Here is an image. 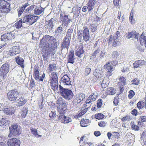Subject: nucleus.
Returning a JSON list of instances; mask_svg holds the SVG:
<instances>
[{
  "instance_id": "nucleus-1",
  "label": "nucleus",
  "mask_w": 146,
  "mask_h": 146,
  "mask_svg": "<svg viewBox=\"0 0 146 146\" xmlns=\"http://www.w3.org/2000/svg\"><path fill=\"white\" fill-rule=\"evenodd\" d=\"M57 42L55 38L48 35L44 36L40 40V45L42 48V54L44 61L47 60L50 54H54L57 49Z\"/></svg>"
},
{
  "instance_id": "nucleus-2",
  "label": "nucleus",
  "mask_w": 146,
  "mask_h": 146,
  "mask_svg": "<svg viewBox=\"0 0 146 146\" xmlns=\"http://www.w3.org/2000/svg\"><path fill=\"white\" fill-rule=\"evenodd\" d=\"M117 63L116 60H112L106 62L104 66V68L106 71V76L109 78L112 75L113 71L114 70L115 67Z\"/></svg>"
},
{
  "instance_id": "nucleus-3",
  "label": "nucleus",
  "mask_w": 146,
  "mask_h": 146,
  "mask_svg": "<svg viewBox=\"0 0 146 146\" xmlns=\"http://www.w3.org/2000/svg\"><path fill=\"white\" fill-rule=\"evenodd\" d=\"M10 133L8 137L10 138L13 136L19 135L21 133L22 129L18 125L14 124L12 125L9 127Z\"/></svg>"
},
{
  "instance_id": "nucleus-4",
  "label": "nucleus",
  "mask_w": 146,
  "mask_h": 146,
  "mask_svg": "<svg viewBox=\"0 0 146 146\" xmlns=\"http://www.w3.org/2000/svg\"><path fill=\"white\" fill-rule=\"evenodd\" d=\"M59 86L60 94L63 98L68 100L73 98L74 94L71 90L68 88H64L61 85H59Z\"/></svg>"
},
{
  "instance_id": "nucleus-5",
  "label": "nucleus",
  "mask_w": 146,
  "mask_h": 146,
  "mask_svg": "<svg viewBox=\"0 0 146 146\" xmlns=\"http://www.w3.org/2000/svg\"><path fill=\"white\" fill-rule=\"evenodd\" d=\"M0 10L2 13H9L11 10L10 4L5 0H0Z\"/></svg>"
},
{
  "instance_id": "nucleus-6",
  "label": "nucleus",
  "mask_w": 146,
  "mask_h": 146,
  "mask_svg": "<svg viewBox=\"0 0 146 146\" xmlns=\"http://www.w3.org/2000/svg\"><path fill=\"white\" fill-rule=\"evenodd\" d=\"M57 110L60 114L65 113L66 109V105L65 101L61 97H60L57 100Z\"/></svg>"
},
{
  "instance_id": "nucleus-7",
  "label": "nucleus",
  "mask_w": 146,
  "mask_h": 146,
  "mask_svg": "<svg viewBox=\"0 0 146 146\" xmlns=\"http://www.w3.org/2000/svg\"><path fill=\"white\" fill-rule=\"evenodd\" d=\"M9 71V65L5 63L2 65L0 68V78L4 80L7 76V74Z\"/></svg>"
},
{
  "instance_id": "nucleus-8",
  "label": "nucleus",
  "mask_w": 146,
  "mask_h": 146,
  "mask_svg": "<svg viewBox=\"0 0 146 146\" xmlns=\"http://www.w3.org/2000/svg\"><path fill=\"white\" fill-rule=\"evenodd\" d=\"M19 94L17 89H13L9 91L7 94V98L9 100L15 101L18 98Z\"/></svg>"
},
{
  "instance_id": "nucleus-9",
  "label": "nucleus",
  "mask_w": 146,
  "mask_h": 146,
  "mask_svg": "<svg viewBox=\"0 0 146 146\" xmlns=\"http://www.w3.org/2000/svg\"><path fill=\"white\" fill-rule=\"evenodd\" d=\"M107 42L108 45L111 44L113 47L117 46L120 44L117 37L114 36L112 35L107 39Z\"/></svg>"
},
{
  "instance_id": "nucleus-10",
  "label": "nucleus",
  "mask_w": 146,
  "mask_h": 146,
  "mask_svg": "<svg viewBox=\"0 0 146 146\" xmlns=\"http://www.w3.org/2000/svg\"><path fill=\"white\" fill-rule=\"evenodd\" d=\"M38 19V17L37 16L30 15H26L23 19V23L28 22L30 25H32L36 22Z\"/></svg>"
},
{
  "instance_id": "nucleus-11",
  "label": "nucleus",
  "mask_w": 146,
  "mask_h": 146,
  "mask_svg": "<svg viewBox=\"0 0 146 146\" xmlns=\"http://www.w3.org/2000/svg\"><path fill=\"white\" fill-rule=\"evenodd\" d=\"M96 3V2L95 0H88L86 6H84L83 7L82 11L83 12H85L88 9L89 12H90L91 10L94 9Z\"/></svg>"
},
{
  "instance_id": "nucleus-12",
  "label": "nucleus",
  "mask_w": 146,
  "mask_h": 146,
  "mask_svg": "<svg viewBox=\"0 0 146 146\" xmlns=\"http://www.w3.org/2000/svg\"><path fill=\"white\" fill-rule=\"evenodd\" d=\"M20 140L15 138L10 139L7 142L8 146H20Z\"/></svg>"
},
{
  "instance_id": "nucleus-13",
  "label": "nucleus",
  "mask_w": 146,
  "mask_h": 146,
  "mask_svg": "<svg viewBox=\"0 0 146 146\" xmlns=\"http://www.w3.org/2000/svg\"><path fill=\"white\" fill-rule=\"evenodd\" d=\"M15 38V34L11 33H5L1 36V40L3 41H7L12 40Z\"/></svg>"
},
{
  "instance_id": "nucleus-14",
  "label": "nucleus",
  "mask_w": 146,
  "mask_h": 146,
  "mask_svg": "<svg viewBox=\"0 0 146 146\" xmlns=\"http://www.w3.org/2000/svg\"><path fill=\"white\" fill-rule=\"evenodd\" d=\"M83 33V40L86 42L88 41L90 38V32L88 28L85 26L84 27Z\"/></svg>"
},
{
  "instance_id": "nucleus-15",
  "label": "nucleus",
  "mask_w": 146,
  "mask_h": 146,
  "mask_svg": "<svg viewBox=\"0 0 146 146\" xmlns=\"http://www.w3.org/2000/svg\"><path fill=\"white\" fill-rule=\"evenodd\" d=\"M96 98V96L94 93H92L90 95L86 101L85 103L86 104V106H88V108L90 107L91 106V102L95 101Z\"/></svg>"
},
{
  "instance_id": "nucleus-16",
  "label": "nucleus",
  "mask_w": 146,
  "mask_h": 146,
  "mask_svg": "<svg viewBox=\"0 0 146 146\" xmlns=\"http://www.w3.org/2000/svg\"><path fill=\"white\" fill-rule=\"evenodd\" d=\"M85 95L83 93H80L77 94L76 98L73 100V102L75 105L80 103L81 101L83 100L85 98Z\"/></svg>"
},
{
  "instance_id": "nucleus-17",
  "label": "nucleus",
  "mask_w": 146,
  "mask_h": 146,
  "mask_svg": "<svg viewBox=\"0 0 146 146\" xmlns=\"http://www.w3.org/2000/svg\"><path fill=\"white\" fill-rule=\"evenodd\" d=\"M60 19L62 24H64V26L67 27L70 23V20L68 18V15H64L63 16L62 14H61L60 15Z\"/></svg>"
},
{
  "instance_id": "nucleus-18",
  "label": "nucleus",
  "mask_w": 146,
  "mask_h": 146,
  "mask_svg": "<svg viewBox=\"0 0 146 146\" xmlns=\"http://www.w3.org/2000/svg\"><path fill=\"white\" fill-rule=\"evenodd\" d=\"M10 121L7 119L2 118L0 120V129L3 130L9 126Z\"/></svg>"
},
{
  "instance_id": "nucleus-19",
  "label": "nucleus",
  "mask_w": 146,
  "mask_h": 146,
  "mask_svg": "<svg viewBox=\"0 0 146 146\" xmlns=\"http://www.w3.org/2000/svg\"><path fill=\"white\" fill-rule=\"evenodd\" d=\"M40 70L38 65L37 64L35 65L34 70L33 76L36 80H38L39 79Z\"/></svg>"
},
{
  "instance_id": "nucleus-20",
  "label": "nucleus",
  "mask_w": 146,
  "mask_h": 146,
  "mask_svg": "<svg viewBox=\"0 0 146 146\" xmlns=\"http://www.w3.org/2000/svg\"><path fill=\"white\" fill-rule=\"evenodd\" d=\"M83 48V46L81 44L78 46V48L76 51L75 55L79 58L82 57L84 54V51Z\"/></svg>"
},
{
  "instance_id": "nucleus-21",
  "label": "nucleus",
  "mask_w": 146,
  "mask_h": 146,
  "mask_svg": "<svg viewBox=\"0 0 146 146\" xmlns=\"http://www.w3.org/2000/svg\"><path fill=\"white\" fill-rule=\"evenodd\" d=\"M11 56H13L18 54L20 52V48L19 46H13L9 51Z\"/></svg>"
},
{
  "instance_id": "nucleus-22",
  "label": "nucleus",
  "mask_w": 146,
  "mask_h": 146,
  "mask_svg": "<svg viewBox=\"0 0 146 146\" xmlns=\"http://www.w3.org/2000/svg\"><path fill=\"white\" fill-rule=\"evenodd\" d=\"M61 81L65 85L68 86L71 85L70 78L68 75L67 74H64L61 78Z\"/></svg>"
},
{
  "instance_id": "nucleus-23",
  "label": "nucleus",
  "mask_w": 146,
  "mask_h": 146,
  "mask_svg": "<svg viewBox=\"0 0 146 146\" xmlns=\"http://www.w3.org/2000/svg\"><path fill=\"white\" fill-rule=\"evenodd\" d=\"M3 111L4 113L6 114L10 115L14 113L15 111V110L12 106H9L3 109Z\"/></svg>"
},
{
  "instance_id": "nucleus-24",
  "label": "nucleus",
  "mask_w": 146,
  "mask_h": 146,
  "mask_svg": "<svg viewBox=\"0 0 146 146\" xmlns=\"http://www.w3.org/2000/svg\"><path fill=\"white\" fill-rule=\"evenodd\" d=\"M17 106L18 107H21L24 105L27 102L24 96H21L18 99L16 100Z\"/></svg>"
},
{
  "instance_id": "nucleus-25",
  "label": "nucleus",
  "mask_w": 146,
  "mask_h": 146,
  "mask_svg": "<svg viewBox=\"0 0 146 146\" xmlns=\"http://www.w3.org/2000/svg\"><path fill=\"white\" fill-rule=\"evenodd\" d=\"M58 80L51 79H50L49 80L51 88L54 91H56L58 90Z\"/></svg>"
},
{
  "instance_id": "nucleus-26",
  "label": "nucleus",
  "mask_w": 146,
  "mask_h": 146,
  "mask_svg": "<svg viewBox=\"0 0 146 146\" xmlns=\"http://www.w3.org/2000/svg\"><path fill=\"white\" fill-rule=\"evenodd\" d=\"M107 136L109 140L111 139V136L112 138L117 139L119 138L120 137L119 133L116 131L112 132V133L110 132H108L107 133Z\"/></svg>"
},
{
  "instance_id": "nucleus-27",
  "label": "nucleus",
  "mask_w": 146,
  "mask_h": 146,
  "mask_svg": "<svg viewBox=\"0 0 146 146\" xmlns=\"http://www.w3.org/2000/svg\"><path fill=\"white\" fill-rule=\"evenodd\" d=\"M70 39L64 37L63 42L61 44V48L62 49L66 48L68 49L70 46Z\"/></svg>"
},
{
  "instance_id": "nucleus-28",
  "label": "nucleus",
  "mask_w": 146,
  "mask_h": 146,
  "mask_svg": "<svg viewBox=\"0 0 146 146\" xmlns=\"http://www.w3.org/2000/svg\"><path fill=\"white\" fill-rule=\"evenodd\" d=\"M146 62L144 60H140L135 61L133 64L134 68H137L143 65H145Z\"/></svg>"
},
{
  "instance_id": "nucleus-29",
  "label": "nucleus",
  "mask_w": 146,
  "mask_h": 146,
  "mask_svg": "<svg viewBox=\"0 0 146 146\" xmlns=\"http://www.w3.org/2000/svg\"><path fill=\"white\" fill-rule=\"evenodd\" d=\"M68 63L73 64L74 62L75 58H74V51H70L67 57Z\"/></svg>"
},
{
  "instance_id": "nucleus-30",
  "label": "nucleus",
  "mask_w": 146,
  "mask_h": 146,
  "mask_svg": "<svg viewBox=\"0 0 146 146\" xmlns=\"http://www.w3.org/2000/svg\"><path fill=\"white\" fill-rule=\"evenodd\" d=\"M59 119L60 120L61 123H67L72 121L71 118L65 115H61L60 116Z\"/></svg>"
},
{
  "instance_id": "nucleus-31",
  "label": "nucleus",
  "mask_w": 146,
  "mask_h": 146,
  "mask_svg": "<svg viewBox=\"0 0 146 146\" xmlns=\"http://www.w3.org/2000/svg\"><path fill=\"white\" fill-rule=\"evenodd\" d=\"M139 34L135 31H133L130 32H129L126 37L127 38H134L135 39H138Z\"/></svg>"
},
{
  "instance_id": "nucleus-32",
  "label": "nucleus",
  "mask_w": 146,
  "mask_h": 146,
  "mask_svg": "<svg viewBox=\"0 0 146 146\" xmlns=\"http://www.w3.org/2000/svg\"><path fill=\"white\" fill-rule=\"evenodd\" d=\"M15 60L18 64L20 65L22 68H24V60L22 58L17 56L15 58Z\"/></svg>"
},
{
  "instance_id": "nucleus-33",
  "label": "nucleus",
  "mask_w": 146,
  "mask_h": 146,
  "mask_svg": "<svg viewBox=\"0 0 146 146\" xmlns=\"http://www.w3.org/2000/svg\"><path fill=\"white\" fill-rule=\"evenodd\" d=\"M105 92L106 95H111L115 94L116 93L114 88L112 87L107 88L106 89Z\"/></svg>"
},
{
  "instance_id": "nucleus-34",
  "label": "nucleus",
  "mask_w": 146,
  "mask_h": 146,
  "mask_svg": "<svg viewBox=\"0 0 146 146\" xmlns=\"http://www.w3.org/2000/svg\"><path fill=\"white\" fill-rule=\"evenodd\" d=\"M90 120L88 119H82L80 121V124L81 126L85 127L88 125Z\"/></svg>"
},
{
  "instance_id": "nucleus-35",
  "label": "nucleus",
  "mask_w": 146,
  "mask_h": 146,
  "mask_svg": "<svg viewBox=\"0 0 146 146\" xmlns=\"http://www.w3.org/2000/svg\"><path fill=\"white\" fill-rule=\"evenodd\" d=\"M29 5L28 3L24 4L21 7H19L17 9L18 15L19 17H20L23 12L25 10V8Z\"/></svg>"
},
{
  "instance_id": "nucleus-36",
  "label": "nucleus",
  "mask_w": 146,
  "mask_h": 146,
  "mask_svg": "<svg viewBox=\"0 0 146 146\" xmlns=\"http://www.w3.org/2000/svg\"><path fill=\"white\" fill-rule=\"evenodd\" d=\"M81 9V7L78 6L77 5H76L72 8V9L74 11L75 14H77V16H79L81 12L80 10Z\"/></svg>"
},
{
  "instance_id": "nucleus-37",
  "label": "nucleus",
  "mask_w": 146,
  "mask_h": 146,
  "mask_svg": "<svg viewBox=\"0 0 146 146\" xmlns=\"http://www.w3.org/2000/svg\"><path fill=\"white\" fill-rule=\"evenodd\" d=\"M110 82L108 79L104 78L101 84V86L102 88H105L107 87L109 84Z\"/></svg>"
},
{
  "instance_id": "nucleus-38",
  "label": "nucleus",
  "mask_w": 146,
  "mask_h": 146,
  "mask_svg": "<svg viewBox=\"0 0 146 146\" xmlns=\"http://www.w3.org/2000/svg\"><path fill=\"white\" fill-rule=\"evenodd\" d=\"M56 64L55 63H51L49 65L48 71L49 72H53L56 70Z\"/></svg>"
},
{
  "instance_id": "nucleus-39",
  "label": "nucleus",
  "mask_w": 146,
  "mask_h": 146,
  "mask_svg": "<svg viewBox=\"0 0 146 146\" xmlns=\"http://www.w3.org/2000/svg\"><path fill=\"white\" fill-rule=\"evenodd\" d=\"M133 13L134 10L133 9H132L131 10L130 14L129 17V21L131 24H133L135 23V20L133 18Z\"/></svg>"
},
{
  "instance_id": "nucleus-40",
  "label": "nucleus",
  "mask_w": 146,
  "mask_h": 146,
  "mask_svg": "<svg viewBox=\"0 0 146 146\" xmlns=\"http://www.w3.org/2000/svg\"><path fill=\"white\" fill-rule=\"evenodd\" d=\"M140 42L141 44L143 45L144 43L146 42V36H145L143 33H142L140 36V38L139 39Z\"/></svg>"
},
{
  "instance_id": "nucleus-41",
  "label": "nucleus",
  "mask_w": 146,
  "mask_h": 146,
  "mask_svg": "<svg viewBox=\"0 0 146 146\" xmlns=\"http://www.w3.org/2000/svg\"><path fill=\"white\" fill-rule=\"evenodd\" d=\"M73 31V29H72L70 28L68 29L66 33V35L65 37L71 40V35Z\"/></svg>"
},
{
  "instance_id": "nucleus-42",
  "label": "nucleus",
  "mask_w": 146,
  "mask_h": 146,
  "mask_svg": "<svg viewBox=\"0 0 146 146\" xmlns=\"http://www.w3.org/2000/svg\"><path fill=\"white\" fill-rule=\"evenodd\" d=\"M145 106L144 102L142 101H139L137 104V107L139 110L143 109L144 107H145Z\"/></svg>"
},
{
  "instance_id": "nucleus-43",
  "label": "nucleus",
  "mask_w": 146,
  "mask_h": 146,
  "mask_svg": "<svg viewBox=\"0 0 146 146\" xmlns=\"http://www.w3.org/2000/svg\"><path fill=\"white\" fill-rule=\"evenodd\" d=\"M119 53L116 51H113L111 54V58L114 59H116L118 57Z\"/></svg>"
},
{
  "instance_id": "nucleus-44",
  "label": "nucleus",
  "mask_w": 146,
  "mask_h": 146,
  "mask_svg": "<svg viewBox=\"0 0 146 146\" xmlns=\"http://www.w3.org/2000/svg\"><path fill=\"white\" fill-rule=\"evenodd\" d=\"M44 8L41 7L40 9L35 8L34 9V13L36 15H39L44 11Z\"/></svg>"
},
{
  "instance_id": "nucleus-45",
  "label": "nucleus",
  "mask_w": 146,
  "mask_h": 146,
  "mask_svg": "<svg viewBox=\"0 0 146 146\" xmlns=\"http://www.w3.org/2000/svg\"><path fill=\"white\" fill-rule=\"evenodd\" d=\"M50 79L58 80V73L56 72H52L50 77Z\"/></svg>"
},
{
  "instance_id": "nucleus-46",
  "label": "nucleus",
  "mask_w": 146,
  "mask_h": 146,
  "mask_svg": "<svg viewBox=\"0 0 146 146\" xmlns=\"http://www.w3.org/2000/svg\"><path fill=\"white\" fill-rule=\"evenodd\" d=\"M123 84H121L120 82H118V87L119 90V92L120 93L123 92L124 90V86L125 85H123Z\"/></svg>"
},
{
  "instance_id": "nucleus-47",
  "label": "nucleus",
  "mask_w": 146,
  "mask_h": 146,
  "mask_svg": "<svg viewBox=\"0 0 146 146\" xmlns=\"http://www.w3.org/2000/svg\"><path fill=\"white\" fill-rule=\"evenodd\" d=\"M28 113V110L26 108L22 110L21 112V117L23 118H25Z\"/></svg>"
},
{
  "instance_id": "nucleus-48",
  "label": "nucleus",
  "mask_w": 146,
  "mask_h": 146,
  "mask_svg": "<svg viewBox=\"0 0 146 146\" xmlns=\"http://www.w3.org/2000/svg\"><path fill=\"white\" fill-rule=\"evenodd\" d=\"M54 20L53 18L51 19L50 20L48 21V28L49 29H52L53 27L54 26V24L53 22L54 21Z\"/></svg>"
},
{
  "instance_id": "nucleus-49",
  "label": "nucleus",
  "mask_w": 146,
  "mask_h": 146,
  "mask_svg": "<svg viewBox=\"0 0 146 146\" xmlns=\"http://www.w3.org/2000/svg\"><path fill=\"white\" fill-rule=\"evenodd\" d=\"M131 127L132 130L135 131H138L139 130V127L138 126L134 124L133 122H131Z\"/></svg>"
},
{
  "instance_id": "nucleus-50",
  "label": "nucleus",
  "mask_w": 146,
  "mask_h": 146,
  "mask_svg": "<svg viewBox=\"0 0 146 146\" xmlns=\"http://www.w3.org/2000/svg\"><path fill=\"white\" fill-rule=\"evenodd\" d=\"M140 80L138 78H136L131 81V84L138 85L139 84Z\"/></svg>"
},
{
  "instance_id": "nucleus-51",
  "label": "nucleus",
  "mask_w": 146,
  "mask_h": 146,
  "mask_svg": "<svg viewBox=\"0 0 146 146\" xmlns=\"http://www.w3.org/2000/svg\"><path fill=\"white\" fill-rule=\"evenodd\" d=\"M104 115L101 113H98L95 115V118L98 119H101L104 118Z\"/></svg>"
},
{
  "instance_id": "nucleus-52",
  "label": "nucleus",
  "mask_w": 146,
  "mask_h": 146,
  "mask_svg": "<svg viewBox=\"0 0 146 146\" xmlns=\"http://www.w3.org/2000/svg\"><path fill=\"white\" fill-rule=\"evenodd\" d=\"M22 19L19 20V21H18L15 24V27L17 29H19L22 26Z\"/></svg>"
},
{
  "instance_id": "nucleus-53",
  "label": "nucleus",
  "mask_w": 146,
  "mask_h": 146,
  "mask_svg": "<svg viewBox=\"0 0 146 146\" xmlns=\"http://www.w3.org/2000/svg\"><path fill=\"white\" fill-rule=\"evenodd\" d=\"M103 101L101 99H99L97 101V106L98 108H101L102 105Z\"/></svg>"
},
{
  "instance_id": "nucleus-54",
  "label": "nucleus",
  "mask_w": 146,
  "mask_h": 146,
  "mask_svg": "<svg viewBox=\"0 0 146 146\" xmlns=\"http://www.w3.org/2000/svg\"><path fill=\"white\" fill-rule=\"evenodd\" d=\"M119 82L121 83V84L125 85L126 80L125 78L123 76H121L119 78Z\"/></svg>"
},
{
  "instance_id": "nucleus-55",
  "label": "nucleus",
  "mask_w": 146,
  "mask_h": 146,
  "mask_svg": "<svg viewBox=\"0 0 146 146\" xmlns=\"http://www.w3.org/2000/svg\"><path fill=\"white\" fill-rule=\"evenodd\" d=\"M119 95H117V96H115L113 100V104L115 106H117L119 103Z\"/></svg>"
},
{
  "instance_id": "nucleus-56",
  "label": "nucleus",
  "mask_w": 146,
  "mask_h": 146,
  "mask_svg": "<svg viewBox=\"0 0 146 146\" xmlns=\"http://www.w3.org/2000/svg\"><path fill=\"white\" fill-rule=\"evenodd\" d=\"M135 95V93L133 90H130L129 92V94L128 95V97L129 99H131Z\"/></svg>"
},
{
  "instance_id": "nucleus-57",
  "label": "nucleus",
  "mask_w": 146,
  "mask_h": 146,
  "mask_svg": "<svg viewBox=\"0 0 146 146\" xmlns=\"http://www.w3.org/2000/svg\"><path fill=\"white\" fill-rule=\"evenodd\" d=\"M106 123L104 121H102L98 123V125L101 127H104L106 125Z\"/></svg>"
},
{
  "instance_id": "nucleus-58",
  "label": "nucleus",
  "mask_w": 146,
  "mask_h": 146,
  "mask_svg": "<svg viewBox=\"0 0 146 146\" xmlns=\"http://www.w3.org/2000/svg\"><path fill=\"white\" fill-rule=\"evenodd\" d=\"M131 119L129 115H126L123 117L121 119L122 121H129Z\"/></svg>"
},
{
  "instance_id": "nucleus-59",
  "label": "nucleus",
  "mask_w": 146,
  "mask_h": 146,
  "mask_svg": "<svg viewBox=\"0 0 146 146\" xmlns=\"http://www.w3.org/2000/svg\"><path fill=\"white\" fill-rule=\"evenodd\" d=\"M62 28L61 26H60L59 27H58L55 31V32L56 33H58L59 34H60L62 33Z\"/></svg>"
},
{
  "instance_id": "nucleus-60",
  "label": "nucleus",
  "mask_w": 146,
  "mask_h": 146,
  "mask_svg": "<svg viewBox=\"0 0 146 146\" xmlns=\"http://www.w3.org/2000/svg\"><path fill=\"white\" fill-rule=\"evenodd\" d=\"M91 72V69L90 68H86L85 70L84 74L86 76H87L90 74Z\"/></svg>"
},
{
  "instance_id": "nucleus-61",
  "label": "nucleus",
  "mask_w": 146,
  "mask_h": 146,
  "mask_svg": "<svg viewBox=\"0 0 146 146\" xmlns=\"http://www.w3.org/2000/svg\"><path fill=\"white\" fill-rule=\"evenodd\" d=\"M90 29H91V31L92 32H94L97 30V26L94 24H92L91 25Z\"/></svg>"
},
{
  "instance_id": "nucleus-62",
  "label": "nucleus",
  "mask_w": 146,
  "mask_h": 146,
  "mask_svg": "<svg viewBox=\"0 0 146 146\" xmlns=\"http://www.w3.org/2000/svg\"><path fill=\"white\" fill-rule=\"evenodd\" d=\"M31 132L35 136H36L37 134V132L36 130L35 129L31 127L30 129Z\"/></svg>"
},
{
  "instance_id": "nucleus-63",
  "label": "nucleus",
  "mask_w": 146,
  "mask_h": 146,
  "mask_svg": "<svg viewBox=\"0 0 146 146\" xmlns=\"http://www.w3.org/2000/svg\"><path fill=\"white\" fill-rule=\"evenodd\" d=\"M139 120L142 122L146 121V116H141L139 118Z\"/></svg>"
},
{
  "instance_id": "nucleus-64",
  "label": "nucleus",
  "mask_w": 146,
  "mask_h": 146,
  "mask_svg": "<svg viewBox=\"0 0 146 146\" xmlns=\"http://www.w3.org/2000/svg\"><path fill=\"white\" fill-rule=\"evenodd\" d=\"M56 113L51 111V112L49 114V116L50 118L53 119L54 117H56Z\"/></svg>"
}]
</instances>
